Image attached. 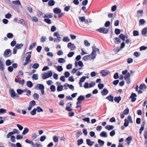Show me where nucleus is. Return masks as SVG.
<instances>
[{"label": "nucleus", "instance_id": "obj_54", "mask_svg": "<svg viewBox=\"0 0 147 147\" xmlns=\"http://www.w3.org/2000/svg\"><path fill=\"white\" fill-rule=\"evenodd\" d=\"M144 129V125H141V127L140 128L139 131V134H141L142 133V131H143Z\"/></svg>", "mask_w": 147, "mask_h": 147}, {"label": "nucleus", "instance_id": "obj_42", "mask_svg": "<svg viewBox=\"0 0 147 147\" xmlns=\"http://www.w3.org/2000/svg\"><path fill=\"white\" fill-rule=\"evenodd\" d=\"M133 35L134 36H137L139 35V32L137 30H134L133 32Z\"/></svg>", "mask_w": 147, "mask_h": 147}, {"label": "nucleus", "instance_id": "obj_51", "mask_svg": "<svg viewBox=\"0 0 147 147\" xmlns=\"http://www.w3.org/2000/svg\"><path fill=\"white\" fill-rule=\"evenodd\" d=\"M83 140L82 139L78 140L77 141L78 145V146L80 145L81 144L83 143Z\"/></svg>", "mask_w": 147, "mask_h": 147}, {"label": "nucleus", "instance_id": "obj_59", "mask_svg": "<svg viewBox=\"0 0 147 147\" xmlns=\"http://www.w3.org/2000/svg\"><path fill=\"white\" fill-rule=\"evenodd\" d=\"M32 78L35 80H38V75L37 74H34L32 76Z\"/></svg>", "mask_w": 147, "mask_h": 147}, {"label": "nucleus", "instance_id": "obj_11", "mask_svg": "<svg viewBox=\"0 0 147 147\" xmlns=\"http://www.w3.org/2000/svg\"><path fill=\"white\" fill-rule=\"evenodd\" d=\"M109 92V91L106 88H104L101 91V93L102 95H107Z\"/></svg>", "mask_w": 147, "mask_h": 147}, {"label": "nucleus", "instance_id": "obj_39", "mask_svg": "<svg viewBox=\"0 0 147 147\" xmlns=\"http://www.w3.org/2000/svg\"><path fill=\"white\" fill-rule=\"evenodd\" d=\"M39 64L37 63L34 64L32 65V67L35 69H37L39 67Z\"/></svg>", "mask_w": 147, "mask_h": 147}, {"label": "nucleus", "instance_id": "obj_3", "mask_svg": "<svg viewBox=\"0 0 147 147\" xmlns=\"http://www.w3.org/2000/svg\"><path fill=\"white\" fill-rule=\"evenodd\" d=\"M9 92L11 97L14 99L19 97V96L15 92L13 89H10L9 90Z\"/></svg>", "mask_w": 147, "mask_h": 147}, {"label": "nucleus", "instance_id": "obj_48", "mask_svg": "<svg viewBox=\"0 0 147 147\" xmlns=\"http://www.w3.org/2000/svg\"><path fill=\"white\" fill-rule=\"evenodd\" d=\"M50 89L51 91L53 92H54L56 90V88L55 86L54 85H52L51 86Z\"/></svg>", "mask_w": 147, "mask_h": 147}, {"label": "nucleus", "instance_id": "obj_23", "mask_svg": "<svg viewBox=\"0 0 147 147\" xmlns=\"http://www.w3.org/2000/svg\"><path fill=\"white\" fill-rule=\"evenodd\" d=\"M147 86L145 84H141L139 86V88L142 90L143 88L146 89L147 88Z\"/></svg>", "mask_w": 147, "mask_h": 147}, {"label": "nucleus", "instance_id": "obj_41", "mask_svg": "<svg viewBox=\"0 0 147 147\" xmlns=\"http://www.w3.org/2000/svg\"><path fill=\"white\" fill-rule=\"evenodd\" d=\"M48 76L47 77L49 78L52 76L53 73L51 71H48V72L47 73H46Z\"/></svg>", "mask_w": 147, "mask_h": 147}, {"label": "nucleus", "instance_id": "obj_62", "mask_svg": "<svg viewBox=\"0 0 147 147\" xmlns=\"http://www.w3.org/2000/svg\"><path fill=\"white\" fill-rule=\"evenodd\" d=\"M67 86H68L69 88L72 90H74V87L72 85L67 84Z\"/></svg>", "mask_w": 147, "mask_h": 147}, {"label": "nucleus", "instance_id": "obj_46", "mask_svg": "<svg viewBox=\"0 0 147 147\" xmlns=\"http://www.w3.org/2000/svg\"><path fill=\"white\" fill-rule=\"evenodd\" d=\"M115 32L117 35L119 34L121 32V30L118 28H116L115 30Z\"/></svg>", "mask_w": 147, "mask_h": 147}, {"label": "nucleus", "instance_id": "obj_31", "mask_svg": "<svg viewBox=\"0 0 147 147\" xmlns=\"http://www.w3.org/2000/svg\"><path fill=\"white\" fill-rule=\"evenodd\" d=\"M147 33V27L144 28L142 31V35H144Z\"/></svg>", "mask_w": 147, "mask_h": 147}, {"label": "nucleus", "instance_id": "obj_52", "mask_svg": "<svg viewBox=\"0 0 147 147\" xmlns=\"http://www.w3.org/2000/svg\"><path fill=\"white\" fill-rule=\"evenodd\" d=\"M130 74L129 72L127 73L125 76L124 79L125 80H126L127 79L130 78Z\"/></svg>", "mask_w": 147, "mask_h": 147}, {"label": "nucleus", "instance_id": "obj_43", "mask_svg": "<svg viewBox=\"0 0 147 147\" xmlns=\"http://www.w3.org/2000/svg\"><path fill=\"white\" fill-rule=\"evenodd\" d=\"M98 142L99 143V144L102 146H103L105 143V142L103 141L100 139H99L98 140Z\"/></svg>", "mask_w": 147, "mask_h": 147}, {"label": "nucleus", "instance_id": "obj_38", "mask_svg": "<svg viewBox=\"0 0 147 147\" xmlns=\"http://www.w3.org/2000/svg\"><path fill=\"white\" fill-rule=\"evenodd\" d=\"M129 124V121L127 119H125L124 120V125L125 127H127Z\"/></svg>", "mask_w": 147, "mask_h": 147}, {"label": "nucleus", "instance_id": "obj_26", "mask_svg": "<svg viewBox=\"0 0 147 147\" xmlns=\"http://www.w3.org/2000/svg\"><path fill=\"white\" fill-rule=\"evenodd\" d=\"M27 85L29 88H31L33 86L32 82L30 81H28L27 82Z\"/></svg>", "mask_w": 147, "mask_h": 147}, {"label": "nucleus", "instance_id": "obj_44", "mask_svg": "<svg viewBox=\"0 0 147 147\" xmlns=\"http://www.w3.org/2000/svg\"><path fill=\"white\" fill-rule=\"evenodd\" d=\"M129 109L128 108H127L124 110L123 112V114H124L125 115H127L129 113Z\"/></svg>", "mask_w": 147, "mask_h": 147}, {"label": "nucleus", "instance_id": "obj_40", "mask_svg": "<svg viewBox=\"0 0 147 147\" xmlns=\"http://www.w3.org/2000/svg\"><path fill=\"white\" fill-rule=\"evenodd\" d=\"M82 69V68H79L77 69H76V68H74L73 69H72L71 73L73 74H75L78 70H80Z\"/></svg>", "mask_w": 147, "mask_h": 147}, {"label": "nucleus", "instance_id": "obj_37", "mask_svg": "<svg viewBox=\"0 0 147 147\" xmlns=\"http://www.w3.org/2000/svg\"><path fill=\"white\" fill-rule=\"evenodd\" d=\"M36 109V111L38 113L43 111V110L39 106L37 107Z\"/></svg>", "mask_w": 147, "mask_h": 147}, {"label": "nucleus", "instance_id": "obj_18", "mask_svg": "<svg viewBox=\"0 0 147 147\" xmlns=\"http://www.w3.org/2000/svg\"><path fill=\"white\" fill-rule=\"evenodd\" d=\"M114 127L113 125H107L105 127V128L109 131L113 129Z\"/></svg>", "mask_w": 147, "mask_h": 147}, {"label": "nucleus", "instance_id": "obj_56", "mask_svg": "<svg viewBox=\"0 0 147 147\" xmlns=\"http://www.w3.org/2000/svg\"><path fill=\"white\" fill-rule=\"evenodd\" d=\"M46 138V137L45 136H42L40 137V140L41 142H42L44 141Z\"/></svg>", "mask_w": 147, "mask_h": 147}, {"label": "nucleus", "instance_id": "obj_15", "mask_svg": "<svg viewBox=\"0 0 147 147\" xmlns=\"http://www.w3.org/2000/svg\"><path fill=\"white\" fill-rule=\"evenodd\" d=\"M121 97L120 96L117 97H115L114 98V100L115 102H117L118 103L121 100Z\"/></svg>", "mask_w": 147, "mask_h": 147}, {"label": "nucleus", "instance_id": "obj_45", "mask_svg": "<svg viewBox=\"0 0 147 147\" xmlns=\"http://www.w3.org/2000/svg\"><path fill=\"white\" fill-rule=\"evenodd\" d=\"M7 36L9 38H11L13 37V35L11 33H8L7 34Z\"/></svg>", "mask_w": 147, "mask_h": 147}, {"label": "nucleus", "instance_id": "obj_35", "mask_svg": "<svg viewBox=\"0 0 147 147\" xmlns=\"http://www.w3.org/2000/svg\"><path fill=\"white\" fill-rule=\"evenodd\" d=\"M86 78H88V76L86 77L85 76H83L80 78L79 81L80 82H83L85 81V80H86Z\"/></svg>", "mask_w": 147, "mask_h": 147}, {"label": "nucleus", "instance_id": "obj_10", "mask_svg": "<svg viewBox=\"0 0 147 147\" xmlns=\"http://www.w3.org/2000/svg\"><path fill=\"white\" fill-rule=\"evenodd\" d=\"M52 14V13H47L45 14L43 17L44 18H51L53 17Z\"/></svg>", "mask_w": 147, "mask_h": 147}, {"label": "nucleus", "instance_id": "obj_55", "mask_svg": "<svg viewBox=\"0 0 147 147\" xmlns=\"http://www.w3.org/2000/svg\"><path fill=\"white\" fill-rule=\"evenodd\" d=\"M64 76L65 78H67L70 75V74L69 72L66 71L65 72V73H64Z\"/></svg>", "mask_w": 147, "mask_h": 147}, {"label": "nucleus", "instance_id": "obj_30", "mask_svg": "<svg viewBox=\"0 0 147 147\" xmlns=\"http://www.w3.org/2000/svg\"><path fill=\"white\" fill-rule=\"evenodd\" d=\"M29 131V129L27 127H25L24 128V130L22 132V134L23 135H25L27 134Z\"/></svg>", "mask_w": 147, "mask_h": 147}, {"label": "nucleus", "instance_id": "obj_47", "mask_svg": "<svg viewBox=\"0 0 147 147\" xmlns=\"http://www.w3.org/2000/svg\"><path fill=\"white\" fill-rule=\"evenodd\" d=\"M57 69L58 71L61 72L63 70V68L61 66L59 65L57 66Z\"/></svg>", "mask_w": 147, "mask_h": 147}, {"label": "nucleus", "instance_id": "obj_33", "mask_svg": "<svg viewBox=\"0 0 147 147\" xmlns=\"http://www.w3.org/2000/svg\"><path fill=\"white\" fill-rule=\"evenodd\" d=\"M58 62L60 63H64L65 62V60L63 58H59L58 59Z\"/></svg>", "mask_w": 147, "mask_h": 147}, {"label": "nucleus", "instance_id": "obj_24", "mask_svg": "<svg viewBox=\"0 0 147 147\" xmlns=\"http://www.w3.org/2000/svg\"><path fill=\"white\" fill-rule=\"evenodd\" d=\"M34 99V100H38L39 98V95L38 94L36 93H34L33 94Z\"/></svg>", "mask_w": 147, "mask_h": 147}, {"label": "nucleus", "instance_id": "obj_36", "mask_svg": "<svg viewBox=\"0 0 147 147\" xmlns=\"http://www.w3.org/2000/svg\"><path fill=\"white\" fill-rule=\"evenodd\" d=\"M25 141L26 143L31 144L32 146L34 145V143L32 141L29 140L28 139H26Z\"/></svg>", "mask_w": 147, "mask_h": 147}, {"label": "nucleus", "instance_id": "obj_53", "mask_svg": "<svg viewBox=\"0 0 147 147\" xmlns=\"http://www.w3.org/2000/svg\"><path fill=\"white\" fill-rule=\"evenodd\" d=\"M98 87L100 89H102L104 86V85L102 83H99L98 85Z\"/></svg>", "mask_w": 147, "mask_h": 147}, {"label": "nucleus", "instance_id": "obj_58", "mask_svg": "<svg viewBox=\"0 0 147 147\" xmlns=\"http://www.w3.org/2000/svg\"><path fill=\"white\" fill-rule=\"evenodd\" d=\"M17 92L18 94L20 95L24 92V91L21 89H18L17 90Z\"/></svg>", "mask_w": 147, "mask_h": 147}, {"label": "nucleus", "instance_id": "obj_63", "mask_svg": "<svg viewBox=\"0 0 147 147\" xmlns=\"http://www.w3.org/2000/svg\"><path fill=\"white\" fill-rule=\"evenodd\" d=\"M79 20L82 22L85 21V19H86L84 17H79Z\"/></svg>", "mask_w": 147, "mask_h": 147}, {"label": "nucleus", "instance_id": "obj_19", "mask_svg": "<svg viewBox=\"0 0 147 147\" xmlns=\"http://www.w3.org/2000/svg\"><path fill=\"white\" fill-rule=\"evenodd\" d=\"M100 136L106 138L107 137V132L105 131L102 132L100 134Z\"/></svg>", "mask_w": 147, "mask_h": 147}, {"label": "nucleus", "instance_id": "obj_22", "mask_svg": "<svg viewBox=\"0 0 147 147\" xmlns=\"http://www.w3.org/2000/svg\"><path fill=\"white\" fill-rule=\"evenodd\" d=\"M24 44L22 43L20 44H17L15 46V47L17 49H20L23 46Z\"/></svg>", "mask_w": 147, "mask_h": 147}, {"label": "nucleus", "instance_id": "obj_57", "mask_svg": "<svg viewBox=\"0 0 147 147\" xmlns=\"http://www.w3.org/2000/svg\"><path fill=\"white\" fill-rule=\"evenodd\" d=\"M63 40L64 42H68L70 40L68 37H65L63 38Z\"/></svg>", "mask_w": 147, "mask_h": 147}, {"label": "nucleus", "instance_id": "obj_60", "mask_svg": "<svg viewBox=\"0 0 147 147\" xmlns=\"http://www.w3.org/2000/svg\"><path fill=\"white\" fill-rule=\"evenodd\" d=\"M53 141L55 143L58 142V138L56 136H54L53 137Z\"/></svg>", "mask_w": 147, "mask_h": 147}, {"label": "nucleus", "instance_id": "obj_12", "mask_svg": "<svg viewBox=\"0 0 147 147\" xmlns=\"http://www.w3.org/2000/svg\"><path fill=\"white\" fill-rule=\"evenodd\" d=\"M87 144L90 146H91L93 145L94 143V141H91L90 139H88L86 140Z\"/></svg>", "mask_w": 147, "mask_h": 147}, {"label": "nucleus", "instance_id": "obj_32", "mask_svg": "<svg viewBox=\"0 0 147 147\" xmlns=\"http://www.w3.org/2000/svg\"><path fill=\"white\" fill-rule=\"evenodd\" d=\"M36 109L34 108L30 112V114L32 115H34L36 114Z\"/></svg>", "mask_w": 147, "mask_h": 147}, {"label": "nucleus", "instance_id": "obj_27", "mask_svg": "<svg viewBox=\"0 0 147 147\" xmlns=\"http://www.w3.org/2000/svg\"><path fill=\"white\" fill-rule=\"evenodd\" d=\"M85 98V97L84 96L81 95L78 97L77 99V100L82 101L84 100Z\"/></svg>", "mask_w": 147, "mask_h": 147}, {"label": "nucleus", "instance_id": "obj_5", "mask_svg": "<svg viewBox=\"0 0 147 147\" xmlns=\"http://www.w3.org/2000/svg\"><path fill=\"white\" fill-rule=\"evenodd\" d=\"M11 55L12 53L11 52V50L9 49L5 50L3 53V56L4 57H5L10 56Z\"/></svg>", "mask_w": 147, "mask_h": 147}, {"label": "nucleus", "instance_id": "obj_13", "mask_svg": "<svg viewBox=\"0 0 147 147\" xmlns=\"http://www.w3.org/2000/svg\"><path fill=\"white\" fill-rule=\"evenodd\" d=\"M4 66L3 61L0 59V69L1 71H3L4 70Z\"/></svg>", "mask_w": 147, "mask_h": 147}, {"label": "nucleus", "instance_id": "obj_25", "mask_svg": "<svg viewBox=\"0 0 147 147\" xmlns=\"http://www.w3.org/2000/svg\"><path fill=\"white\" fill-rule=\"evenodd\" d=\"M13 61L11 62V60L10 59L7 60L5 62V64L6 66H9L12 63H13Z\"/></svg>", "mask_w": 147, "mask_h": 147}, {"label": "nucleus", "instance_id": "obj_20", "mask_svg": "<svg viewBox=\"0 0 147 147\" xmlns=\"http://www.w3.org/2000/svg\"><path fill=\"white\" fill-rule=\"evenodd\" d=\"M55 1L53 0H50L48 3V5L49 6H52L55 5Z\"/></svg>", "mask_w": 147, "mask_h": 147}, {"label": "nucleus", "instance_id": "obj_16", "mask_svg": "<svg viewBox=\"0 0 147 147\" xmlns=\"http://www.w3.org/2000/svg\"><path fill=\"white\" fill-rule=\"evenodd\" d=\"M92 56L90 55L84 56L82 58V59L85 61H86L89 59Z\"/></svg>", "mask_w": 147, "mask_h": 147}, {"label": "nucleus", "instance_id": "obj_50", "mask_svg": "<svg viewBox=\"0 0 147 147\" xmlns=\"http://www.w3.org/2000/svg\"><path fill=\"white\" fill-rule=\"evenodd\" d=\"M36 42H33L32 43L30 46L29 49V50H32L33 48H34L36 45Z\"/></svg>", "mask_w": 147, "mask_h": 147}, {"label": "nucleus", "instance_id": "obj_61", "mask_svg": "<svg viewBox=\"0 0 147 147\" xmlns=\"http://www.w3.org/2000/svg\"><path fill=\"white\" fill-rule=\"evenodd\" d=\"M96 83L94 81H92L89 84L90 88L93 87L95 85Z\"/></svg>", "mask_w": 147, "mask_h": 147}, {"label": "nucleus", "instance_id": "obj_8", "mask_svg": "<svg viewBox=\"0 0 147 147\" xmlns=\"http://www.w3.org/2000/svg\"><path fill=\"white\" fill-rule=\"evenodd\" d=\"M109 71L107 70L105 71V70H102L100 72V74L103 77L107 76L109 74Z\"/></svg>", "mask_w": 147, "mask_h": 147}, {"label": "nucleus", "instance_id": "obj_1", "mask_svg": "<svg viewBox=\"0 0 147 147\" xmlns=\"http://www.w3.org/2000/svg\"><path fill=\"white\" fill-rule=\"evenodd\" d=\"M34 88L38 90H40L42 94H43L45 93L44 85L42 84H37L34 87Z\"/></svg>", "mask_w": 147, "mask_h": 147}, {"label": "nucleus", "instance_id": "obj_17", "mask_svg": "<svg viewBox=\"0 0 147 147\" xmlns=\"http://www.w3.org/2000/svg\"><path fill=\"white\" fill-rule=\"evenodd\" d=\"M115 43L117 44H119L121 42V40L120 38L116 37L114 38Z\"/></svg>", "mask_w": 147, "mask_h": 147}, {"label": "nucleus", "instance_id": "obj_7", "mask_svg": "<svg viewBox=\"0 0 147 147\" xmlns=\"http://www.w3.org/2000/svg\"><path fill=\"white\" fill-rule=\"evenodd\" d=\"M67 47L68 48L70 49L71 51L74 50L76 48L74 44L71 42H69L68 43Z\"/></svg>", "mask_w": 147, "mask_h": 147}, {"label": "nucleus", "instance_id": "obj_14", "mask_svg": "<svg viewBox=\"0 0 147 147\" xmlns=\"http://www.w3.org/2000/svg\"><path fill=\"white\" fill-rule=\"evenodd\" d=\"M106 98L110 101L112 102H113V101L114 97L113 96L111 95H110L107 96Z\"/></svg>", "mask_w": 147, "mask_h": 147}, {"label": "nucleus", "instance_id": "obj_6", "mask_svg": "<svg viewBox=\"0 0 147 147\" xmlns=\"http://www.w3.org/2000/svg\"><path fill=\"white\" fill-rule=\"evenodd\" d=\"M136 94L134 93H132L131 95L130 96L129 98H131V101L132 102H134L136 99V98L137 96Z\"/></svg>", "mask_w": 147, "mask_h": 147}, {"label": "nucleus", "instance_id": "obj_2", "mask_svg": "<svg viewBox=\"0 0 147 147\" xmlns=\"http://www.w3.org/2000/svg\"><path fill=\"white\" fill-rule=\"evenodd\" d=\"M96 31L101 33L106 34L108 33L109 29H106L104 27H102L97 29Z\"/></svg>", "mask_w": 147, "mask_h": 147}, {"label": "nucleus", "instance_id": "obj_9", "mask_svg": "<svg viewBox=\"0 0 147 147\" xmlns=\"http://www.w3.org/2000/svg\"><path fill=\"white\" fill-rule=\"evenodd\" d=\"M53 11L56 14H59L61 13V10L59 8L56 7L53 9Z\"/></svg>", "mask_w": 147, "mask_h": 147}, {"label": "nucleus", "instance_id": "obj_49", "mask_svg": "<svg viewBox=\"0 0 147 147\" xmlns=\"http://www.w3.org/2000/svg\"><path fill=\"white\" fill-rule=\"evenodd\" d=\"M19 21L20 22V23L22 24L23 26L26 25V22L24 19H21L19 20Z\"/></svg>", "mask_w": 147, "mask_h": 147}, {"label": "nucleus", "instance_id": "obj_21", "mask_svg": "<svg viewBox=\"0 0 147 147\" xmlns=\"http://www.w3.org/2000/svg\"><path fill=\"white\" fill-rule=\"evenodd\" d=\"M12 3L16 5H21V3L19 0H17L12 1Z\"/></svg>", "mask_w": 147, "mask_h": 147}, {"label": "nucleus", "instance_id": "obj_64", "mask_svg": "<svg viewBox=\"0 0 147 147\" xmlns=\"http://www.w3.org/2000/svg\"><path fill=\"white\" fill-rule=\"evenodd\" d=\"M35 105L36 102L34 100H32L29 103V105H31L32 107Z\"/></svg>", "mask_w": 147, "mask_h": 147}, {"label": "nucleus", "instance_id": "obj_4", "mask_svg": "<svg viewBox=\"0 0 147 147\" xmlns=\"http://www.w3.org/2000/svg\"><path fill=\"white\" fill-rule=\"evenodd\" d=\"M92 51L90 55L92 56V57H91V59L93 60L94 59L96 58V51L95 49L96 47L95 46H92Z\"/></svg>", "mask_w": 147, "mask_h": 147}, {"label": "nucleus", "instance_id": "obj_29", "mask_svg": "<svg viewBox=\"0 0 147 147\" xmlns=\"http://www.w3.org/2000/svg\"><path fill=\"white\" fill-rule=\"evenodd\" d=\"M63 86L62 85L59 86L57 88V90L58 92H60L62 91L63 90Z\"/></svg>", "mask_w": 147, "mask_h": 147}, {"label": "nucleus", "instance_id": "obj_34", "mask_svg": "<svg viewBox=\"0 0 147 147\" xmlns=\"http://www.w3.org/2000/svg\"><path fill=\"white\" fill-rule=\"evenodd\" d=\"M119 38L121 39L123 41H125V36L123 34H121L119 36Z\"/></svg>", "mask_w": 147, "mask_h": 147}, {"label": "nucleus", "instance_id": "obj_28", "mask_svg": "<svg viewBox=\"0 0 147 147\" xmlns=\"http://www.w3.org/2000/svg\"><path fill=\"white\" fill-rule=\"evenodd\" d=\"M44 21L48 24H51V20L49 18H45L44 19Z\"/></svg>", "mask_w": 147, "mask_h": 147}]
</instances>
